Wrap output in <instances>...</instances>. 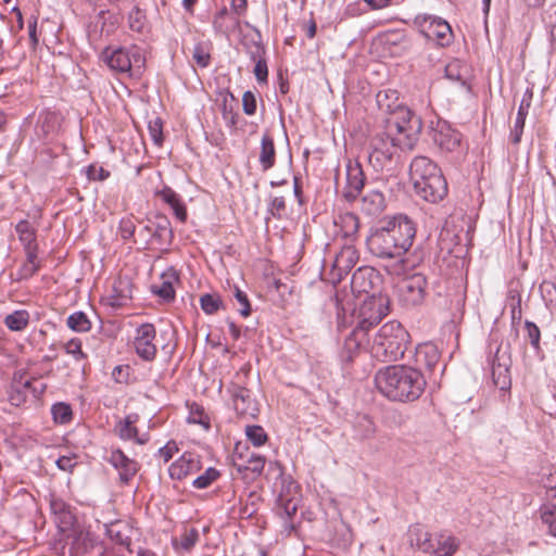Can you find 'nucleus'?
<instances>
[{"label":"nucleus","instance_id":"nucleus-21","mask_svg":"<svg viewBox=\"0 0 556 556\" xmlns=\"http://www.w3.org/2000/svg\"><path fill=\"white\" fill-rule=\"evenodd\" d=\"M265 466V458L261 455L251 454L244 458L241 454H238L233 458V467L238 472L242 473L244 478L258 477Z\"/></svg>","mask_w":556,"mask_h":556},{"label":"nucleus","instance_id":"nucleus-23","mask_svg":"<svg viewBox=\"0 0 556 556\" xmlns=\"http://www.w3.org/2000/svg\"><path fill=\"white\" fill-rule=\"evenodd\" d=\"M365 341H369V333L354 327V329L344 339L341 351L342 359L344 362H352Z\"/></svg>","mask_w":556,"mask_h":556},{"label":"nucleus","instance_id":"nucleus-9","mask_svg":"<svg viewBox=\"0 0 556 556\" xmlns=\"http://www.w3.org/2000/svg\"><path fill=\"white\" fill-rule=\"evenodd\" d=\"M388 314L389 299L387 296L381 294L367 296L358 308L355 327L369 333L372 327L377 326Z\"/></svg>","mask_w":556,"mask_h":556},{"label":"nucleus","instance_id":"nucleus-13","mask_svg":"<svg viewBox=\"0 0 556 556\" xmlns=\"http://www.w3.org/2000/svg\"><path fill=\"white\" fill-rule=\"evenodd\" d=\"M358 258L359 255L356 248L352 243H345L332 262L330 270L331 280L333 282H340L356 265Z\"/></svg>","mask_w":556,"mask_h":556},{"label":"nucleus","instance_id":"nucleus-51","mask_svg":"<svg viewBox=\"0 0 556 556\" xmlns=\"http://www.w3.org/2000/svg\"><path fill=\"white\" fill-rule=\"evenodd\" d=\"M51 510L55 515H60L64 522L71 523L72 515L68 505L61 498H53L50 503Z\"/></svg>","mask_w":556,"mask_h":556},{"label":"nucleus","instance_id":"nucleus-41","mask_svg":"<svg viewBox=\"0 0 556 556\" xmlns=\"http://www.w3.org/2000/svg\"><path fill=\"white\" fill-rule=\"evenodd\" d=\"M52 418L55 424L66 425L71 422L73 418V410L70 404L59 402L51 407Z\"/></svg>","mask_w":556,"mask_h":556},{"label":"nucleus","instance_id":"nucleus-36","mask_svg":"<svg viewBox=\"0 0 556 556\" xmlns=\"http://www.w3.org/2000/svg\"><path fill=\"white\" fill-rule=\"evenodd\" d=\"M29 314L25 309L15 311L4 318V325L12 331H21L27 327Z\"/></svg>","mask_w":556,"mask_h":556},{"label":"nucleus","instance_id":"nucleus-58","mask_svg":"<svg viewBox=\"0 0 556 556\" xmlns=\"http://www.w3.org/2000/svg\"><path fill=\"white\" fill-rule=\"evenodd\" d=\"M129 27L135 31H142L144 27V15L143 13L136 9L129 13Z\"/></svg>","mask_w":556,"mask_h":556},{"label":"nucleus","instance_id":"nucleus-11","mask_svg":"<svg viewBox=\"0 0 556 556\" xmlns=\"http://www.w3.org/2000/svg\"><path fill=\"white\" fill-rule=\"evenodd\" d=\"M427 278L420 273L404 278L399 287L400 301L406 307L420 305L427 295Z\"/></svg>","mask_w":556,"mask_h":556},{"label":"nucleus","instance_id":"nucleus-1","mask_svg":"<svg viewBox=\"0 0 556 556\" xmlns=\"http://www.w3.org/2000/svg\"><path fill=\"white\" fill-rule=\"evenodd\" d=\"M416 225L406 215L384 218L370 229L366 238L368 251L382 260H399L413 245Z\"/></svg>","mask_w":556,"mask_h":556},{"label":"nucleus","instance_id":"nucleus-59","mask_svg":"<svg viewBox=\"0 0 556 556\" xmlns=\"http://www.w3.org/2000/svg\"><path fill=\"white\" fill-rule=\"evenodd\" d=\"M86 175L89 180H104L110 176V173L102 166L91 164L86 168Z\"/></svg>","mask_w":556,"mask_h":556},{"label":"nucleus","instance_id":"nucleus-19","mask_svg":"<svg viewBox=\"0 0 556 556\" xmlns=\"http://www.w3.org/2000/svg\"><path fill=\"white\" fill-rule=\"evenodd\" d=\"M132 299V283L127 277H118L114 280L111 292L105 298V303L119 308L125 306Z\"/></svg>","mask_w":556,"mask_h":556},{"label":"nucleus","instance_id":"nucleus-32","mask_svg":"<svg viewBox=\"0 0 556 556\" xmlns=\"http://www.w3.org/2000/svg\"><path fill=\"white\" fill-rule=\"evenodd\" d=\"M507 305L510 308L511 324L515 326L519 324L522 318L521 293L518 285H510L507 292Z\"/></svg>","mask_w":556,"mask_h":556},{"label":"nucleus","instance_id":"nucleus-37","mask_svg":"<svg viewBox=\"0 0 556 556\" xmlns=\"http://www.w3.org/2000/svg\"><path fill=\"white\" fill-rule=\"evenodd\" d=\"M199 531L195 528H192L185 530L179 540L174 539L173 544L176 549L181 548L185 552H190L199 541Z\"/></svg>","mask_w":556,"mask_h":556},{"label":"nucleus","instance_id":"nucleus-48","mask_svg":"<svg viewBox=\"0 0 556 556\" xmlns=\"http://www.w3.org/2000/svg\"><path fill=\"white\" fill-rule=\"evenodd\" d=\"M223 302L219 296L205 293L200 298L201 308L205 314H215L222 306Z\"/></svg>","mask_w":556,"mask_h":556},{"label":"nucleus","instance_id":"nucleus-26","mask_svg":"<svg viewBox=\"0 0 556 556\" xmlns=\"http://www.w3.org/2000/svg\"><path fill=\"white\" fill-rule=\"evenodd\" d=\"M105 532L114 543L126 547L130 546L134 530L128 522L123 520L111 522L106 525Z\"/></svg>","mask_w":556,"mask_h":556},{"label":"nucleus","instance_id":"nucleus-42","mask_svg":"<svg viewBox=\"0 0 556 556\" xmlns=\"http://www.w3.org/2000/svg\"><path fill=\"white\" fill-rule=\"evenodd\" d=\"M541 519L548 527V532L556 536V505L543 504L540 507Z\"/></svg>","mask_w":556,"mask_h":556},{"label":"nucleus","instance_id":"nucleus-14","mask_svg":"<svg viewBox=\"0 0 556 556\" xmlns=\"http://www.w3.org/2000/svg\"><path fill=\"white\" fill-rule=\"evenodd\" d=\"M236 413L241 417L255 418L260 412L257 402L252 392L240 384L232 383L228 389Z\"/></svg>","mask_w":556,"mask_h":556},{"label":"nucleus","instance_id":"nucleus-27","mask_svg":"<svg viewBox=\"0 0 556 556\" xmlns=\"http://www.w3.org/2000/svg\"><path fill=\"white\" fill-rule=\"evenodd\" d=\"M336 225L340 228L346 243H352L356 239L359 230V218L356 214L351 212L340 214Z\"/></svg>","mask_w":556,"mask_h":556},{"label":"nucleus","instance_id":"nucleus-30","mask_svg":"<svg viewBox=\"0 0 556 556\" xmlns=\"http://www.w3.org/2000/svg\"><path fill=\"white\" fill-rule=\"evenodd\" d=\"M386 206L384 195L379 190H369L362 199V210L368 215L380 214Z\"/></svg>","mask_w":556,"mask_h":556},{"label":"nucleus","instance_id":"nucleus-5","mask_svg":"<svg viewBox=\"0 0 556 556\" xmlns=\"http://www.w3.org/2000/svg\"><path fill=\"white\" fill-rule=\"evenodd\" d=\"M408 331L397 320L383 324L372 337L371 355L381 362H396L403 358L409 344Z\"/></svg>","mask_w":556,"mask_h":556},{"label":"nucleus","instance_id":"nucleus-38","mask_svg":"<svg viewBox=\"0 0 556 556\" xmlns=\"http://www.w3.org/2000/svg\"><path fill=\"white\" fill-rule=\"evenodd\" d=\"M173 237L170 223L165 216H160L153 222V238L160 242H169Z\"/></svg>","mask_w":556,"mask_h":556},{"label":"nucleus","instance_id":"nucleus-39","mask_svg":"<svg viewBox=\"0 0 556 556\" xmlns=\"http://www.w3.org/2000/svg\"><path fill=\"white\" fill-rule=\"evenodd\" d=\"M66 325L76 332H87L91 328V321L84 312H75L67 317Z\"/></svg>","mask_w":556,"mask_h":556},{"label":"nucleus","instance_id":"nucleus-31","mask_svg":"<svg viewBox=\"0 0 556 556\" xmlns=\"http://www.w3.org/2000/svg\"><path fill=\"white\" fill-rule=\"evenodd\" d=\"M468 67L459 60H454L445 66V77L452 81L458 83L462 87L469 89L467 83Z\"/></svg>","mask_w":556,"mask_h":556},{"label":"nucleus","instance_id":"nucleus-44","mask_svg":"<svg viewBox=\"0 0 556 556\" xmlns=\"http://www.w3.org/2000/svg\"><path fill=\"white\" fill-rule=\"evenodd\" d=\"M220 473L219 471L214 467H208L202 475L197 477L192 485L195 489H206L208 488L214 481H216L219 478Z\"/></svg>","mask_w":556,"mask_h":556},{"label":"nucleus","instance_id":"nucleus-49","mask_svg":"<svg viewBox=\"0 0 556 556\" xmlns=\"http://www.w3.org/2000/svg\"><path fill=\"white\" fill-rule=\"evenodd\" d=\"M192 59L200 67H207L211 62L208 49L203 43H197L192 51Z\"/></svg>","mask_w":556,"mask_h":556},{"label":"nucleus","instance_id":"nucleus-35","mask_svg":"<svg viewBox=\"0 0 556 556\" xmlns=\"http://www.w3.org/2000/svg\"><path fill=\"white\" fill-rule=\"evenodd\" d=\"M276 467L279 471L280 479V492L279 495H285L286 497L295 496L299 493V484L292 479L291 476H286L283 473V468L279 463L270 464V468Z\"/></svg>","mask_w":556,"mask_h":556},{"label":"nucleus","instance_id":"nucleus-4","mask_svg":"<svg viewBox=\"0 0 556 556\" xmlns=\"http://www.w3.org/2000/svg\"><path fill=\"white\" fill-rule=\"evenodd\" d=\"M409 176L416 194L427 202L438 203L447 194V182L440 167L427 156L413 159Z\"/></svg>","mask_w":556,"mask_h":556},{"label":"nucleus","instance_id":"nucleus-22","mask_svg":"<svg viewBox=\"0 0 556 556\" xmlns=\"http://www.w3.org/2000/svg\"><path fill=\"white\" fill-rule=\"evenodd\" d=\"M533 98V91L531 89H527L522 96L521 102L518 108L516 121L514 127L510 132V141L514 144H518L521 140L526 118L528 116L531 103Z\"/></svg>","mask_w":556,"mask_h":556},{"label":"nucleus","instance_id":"nucleus-20","mask_svg":"<svg viewBox=\"0 0 556 556\" xmlns=\"http://www.w3.org/2000/svg\"><path fill=\"white\" fill-rule=\"evenodd\" d=\"M139 420V416L137 414H129L124 419H119L115 427L114 432L122 440H134L138 444H144L148 442L149 438L147 434L139 435L136 424Z\"/></svg>","mask_w":556,"mask_h":556},{"label":"nucleus","instance_id":"nucleus-40","mask_svg":"<svg viewBox=\"0 0 556 556\" xmlns=\"http://www.w3.org/2000/svg\"><path fill=\"white\" fill-rule=\"evenodd\" d=\"M15 231L26 249H29L35 243L36 233L27 219L20 220L15 226Z\"/></svg>","mask_w":556,"mask_h":556},{"label":"nucleus","instance_id":"nucleus-7","mask_svg":"<svg viewBox=\"0 0 556 556\" xmlns=\"http://www.w3.org/2000/svg\"><path fill=\"white\" fill-rule=\"evenodd\" d=\"M103 60L108 66L119 74H127L129 77H139L146 65V58L141 48L131 46L129 48H106Z\"/></svg>","mask_w":556,"mask_h":556},{"label":"nucleus","instance_id":"nucleus-62","mask_svg":"<svg viewBox=\"0 0 556 556\" xmlns=\"http://www.w3.org/2000/svg\"><path fill=\"white\" fill-rule=\"evenodd\" d=\"M178 452L177 444L174 441L167 442L164 446L160 447L157 454L165 463L169 462L175 453Z\"/></svg>","mask_w":556,"mask_h":556},{"label":"nucleus","instance_id":"nucleus-47","mask_svg":"<svg viewBox=\"0 0 556 556\" xmlns=\"http://www.w3.org/2000/svg\"><path fill=\"white\" fill-rule=\"evenodd\" d=\"M525 330L527 332V340L531 344L532 349L535 352H540L541 351V345H540L541 330H540V328L533 321L526 320L525 321Z\"/></svg>","mask_w":556,"mask_h":556},{"label":"nucleus","instance_id":"nucleus-60","mask_svg":"<svg viewBox=\"0 0 556 556\" xmlns=\"http://www.w3.org/2000/svg\"><path fill=\"white\" fill-rule=\"evenodd\" d=\"M156 195H159L170 207L181 200L180 197L169 187H164L162 190L156 192Z\"/></svg>","mask_w":556,"mask_h":556},{"label":"nucleus","instance_id":"nucleus-18","mask_svg":"<svg viewBox=\"0 0 556 556\" xmlns=\"http://www.w3.org/2000/svg\"><path fill=\"white\" fill-rule=\"evenodd\" d=\"M108 462L118 471L122 483L127 484L138 472V464L121 450L111 452Z\"/></svg>","mask_w":556,"mask_h":556},{"label":"nucleus","instance_id":"nucleus-15","mask_svg":"<svg viewBox=\"0 0 556 556\" xmlns=\"http://www.w3.org/2000/svg\"><path fill=\"white\" fill-rule=\"evenodd\" d=\"M155 327L152 324H142L136 330L134 346L138 356L144 361H153L156 356Z\"/></svg>","mask_w":556,"mask_h":556},{"label":"nucleus","instance_id":"nucleus-10","mask_svg":"<svg viewBox=\"0 0 556 556\" xmlns=\"http://www.w3.org/2000/svg\"><path fill=\"white\" fill-rule=\"evenodd\" d=\"M489 364L494 386L502 391H508L511 387L509 346L503 349L501 344L497 345L495 352L489 358Z\"/></svg>","mask_w":556,"mask_h":556},{"label":"nucleus","instance_id":"nucleus-61","mask_svg":"<svg viewBox=\"0 0 556 556\" xmlns=\"http://www.w3.org/2000/svg\"><path fill=\"white\" fill-rule=\"evenodd\" d=\"M254 63H255V66H254L253 73H254L257 81H260V83L267 81L268 67H267L266 59L265 58L261 59L258 61H255Z\"/></svg>","mask_w":556,"mask_h":556},{"label":"nucleus","instance_id":"nucleus-50","mask_svg":"<svg viewBox=\"0 0 556 556\" xmlns=\"http://www.w3.org/2000/svg\"><path fill=\"white\" fill-rule=\"evenodd\" d=\"M188 421L191 424H198L204 427V429H210V418L204 413V409L201 406H195L190 409V414L188 417Z\"/></svg>","mask_w":556,"mask_h":556},{"label":"nucleus","instance_id":"nucleus-64","mask_svg":"<svg viewBox=\"0 0 556 556\" xmlns=\"http://www.w3.org/2000/svg\"><path fill=\"white\" fill-rule=\"evenodd\" d=\"M128 366H116L112 371V377L116 382H125L128 377Z\"/></svg>","mask_w":556,"mask_h":556},{"label":"nucleus","instance_id":"nucleus-54","mask_svg":"<svg viewBox=\"0 0 556 556\" xmlns=\"http://www.w3.org/2000/svg\"><path fill=\"white\" fill-rule=\"evenodd\" d=\"M233 294L236 300L240 304V308L238 309V312L240 313L241 316L248 317L251 314V304L248 299V295L245 294V292L240 290L239 287H235Z\"/></svg>","mask_w":556,"mask_h":556},{"label":"nucleus","instance_id":"nucleus-63","mask_svg":"<svg viewBox=\"0 0 556 556\" xmlns=\"http://www.w3.org/2000/svg\"><path fill=\"white\" fill-rule=\"evenodd\" d=\"M59 469L71 472L75 467L76 463L70 456H61L55 462Z\"/></svg>","mask_w":556,"mask_h":556},{"label":"nucleus","instance_id":"nucleus-28","mask_svg":"<svg viewBox=\"0 0 556 556\" xmlns=\"http://www.w3.org/2000/svg\"><path fill=\"white\" fill-rule=\"evenodd\" d=\"M277 504L280 509V515L285 521V530L290 534L295 530V525L291 521V519L298 511L299 500L295 496L286 497L282 494L278 495Z\"/></svg>","mask_w":556,"mask_h":556},{"label":"nucleus","instance_id":"nucleus-16","mask_svg":"<svg viewBox=\"0 0 556 556\" xmlns=\"http://www.w3.org/2000/svg\"><path fill=\"white\" fill-rule=\"evenodd\" d=\"M345 172L346 184L343 188L342 195L348 202H353L361 194L366 178L362 165L356 161L349 160Z\"/></svg>","mask_w":556,"mask_h":556},{"label":"nucleus","instance_id":"nucleus-55","mask_svg":"<svg viewBox=\"0 0 556 556\" xmlns=\"http://www.w3.org/2000/svg\"><path fill=\"white\" fill-rule=\"evenodd\" d=\"M9 401L12 405L20 406L26 402V392L23 391L17 383H12L9 393Z\"/></svg>","mask_w":556,"mask_h":556},{"label":"nucleus","instance_id":"nucleus-24","mask_svg":"<svg viewBox=\"0 0 556 556\" xmlns=\"http://www.w3.org/2000/svg\"><path fill=\"white\" fill-rule=\"evenodd\" d=\"M162 282L160 285H152L151 291L165 302H172L175 299L174 283L178 282L179 276L174 267H168L161 275Z\"/></svg>","mask_w":556,"mask_h":556},{"label":"nucleus","instance_id":"nucleus-2","mask_svg":"<svg viewBox=\"0 0 556 556\" xmlns=\"http://www.w3.org/2000/svg\"><path fill=\"white\" fill-rule=\"evenodd\" d=\"M375 383L379 392L391 401L413 402L424 393L426 379L419 369L392 365L377 371Z\"/></svg>","mask_w":556,"mask_h":556},{"label":"nucleus","instance_id":"nucleus-52","mask_svg":"<svg viewBox=\"0 0 556 556\" xmlns=\"http://www.w3.org/2000/svg\"><path fill=\"white\" fill-rule=\"evenodd\" d=\"M65 352L72 355L75 361H81L87 357L81 349V340L73 338L64 344Z\"/></svg>","mask_w":556,"mask_h":556},{"label":"nucleus","instance_id":"nucleus-53","mask_svg":"<svg viewBox=\"0 0 556 556\" xmlns=\"http://www.w3.org/2000/svg\"><path fill=\"white\" fill-rule=\"evenodd\" d=\"M247 52L250 55V59L255 62L265 58L266 49L261 40H252L251 42L247 43Z\"/></svg>","mask_w":556,"mask_h":556},{"label":"nucleus","instance_id":"nucleus-46","mask_svg":"<svg viewBox=\"0 0 556 556\" xmlns=\"http://www.w3.org/2000/svg\"><path fill=\"white\" fill-rule=\"evenodd\" d=\"M268 213L276 219L287 216V203L283 197H273L268 203Z\"/></svg>","mask_w":556,"mask_h":556},{"label":"nucleus","instance_id":"nucleus-34","mask_svg":"<svg viewBox=\"0 0 556 556\" xmlns=\"http://www.w3.org/2000/svg\"><path fill=\"white\" fill-rule=\"evenodd\" d=\"M354 431L358 440H368L375 435L376 425L370 417L367 415H362L356 418Z\"/></svg>","mask_w":556,"mask_h":556},{"label":"nucleus","instance_id":"nucleus-57","mask_svg":"<svg viewBox=\"0 0 556 556\" xmlns=\"http://www.w3.org/2000/svg\"><path fill=\"white\" fill-rule=\"evenodd\" d=\"M118 230H119L121 237L124 240H129L130 238H132V236L135 235V231H136L135 223L132 222V219L130 217L123 218L119 222Z\"/></svg>","mask_w":556,"mask_h":556},{"label":"nucleus","instance_id":"nucleus-43","mask_svg":"<svg viewBox=\"0 0 556 556\" xmlns=\"http://www.w3.org/2000/svg\"><path fill=\"white\" fill-rule=\"evenodd\" d=\"M245 435L248 440L254 445V446H262L266 443L268 440V435L263 429V427L258 425H251L245 427Z\"/></svg>","mask_w":556,"mask_h":556},{"label":"nucleus","instance_id":"nucleus-33","mask_svg":"<svg viewBox=\"0 0 556 556\" xmlns=\"http://www.w3.org/2000/svg\"><path fill=\"white\" fill-rule=\"evenodd\" d=\"M374 269L369 267L358 268L352 276V288L357 292L368 293L372 288L371 277Z\"/></svg>","mask_w":556,"mask_h":556},{"label":"nucleus","instance_id":"nucleus-6","mask_svg":"<svg viewBox=\"0 0 556 556\" xmlns=\"http://www.w3.org/2000/svg\"><path fill=\"white\" fill-rule=\"evenodd\" d=\"M417 136L399 132L390 136L387 129L377 134L371 140V151L368 153V162L376 172L391 169L396 149L410 150Z\"/></svg>","mask_w":556,"mask_h":556},{"label":"nucleus","instance_id":"nucleus-8","mask_svg":"<svg viewBox=\"0 0 556 556\" xmlns=\"http://www.w3.org/2000/svg\"><path fill=\"white\" fill-rule=\"evenodd\" d=\"M420 34L428 40L434 41L439 47H448L454 39L451 25L442 17L419 14L414 20Z\"/></svg>","mask_w":556,"mask_h":556},{"label":"nucleus","instance_id":"nucleus-12","mask_svg":"<svg viewBox=\"0 0 556 556\" xmlns=\"http://www.w3.org/2000/svg\"><path fill=\"white\" fill-rule=\"evenodd\" d=\"M431 140L442 152H454L460 147L462 135L445 121H438L431 128Z\"/></svg>","mask_w":556,"mask_h":556},{"label":"nucleus","instance_id":"nucleus-45","mask_svg":"<svg viewBox=\"0 0 556 556\" xmlns=\"http://www.w3.org/2000/svg\"><path fill=\"white\" fill-rule=\"evenodd\" d=\"M148 130L153 143L157 147H161L164 141L162 118L157 116L151 118L148 123Z\"/></svg>","mask_w":556,"mask_h":556},{"label":"nucleus","instance_id":"nucleus-56","mask_svg":"<svg viewBox=\"0 0 556 556\" xmlns=\"http://www.w3.org/2000/svg\"><path fill=\"white\" fill-rule=\"evenodd\" d=\"M242 109L247 115H254L256 112V98L250 90H247L242 96Z\"/></svg>","mask_w":556,"mask_h":556},{"label":"nucleus","instance_id":"nucleus-3","mask_svg":"<svg viewBox=\"0 0 556 556\" xmlns=\"http://www.w3.org/2000/svg\"><path fill=\"white\" fill-rule=\"evenodd\" d=\"M377 105L384 119V129L390 136L399 132L417 136L421 130V119L405 106L393 89L380 90L376 96Z\"/></svg>","mask_w":556,"mask_h":556},{"label":"nucleus","instance_id":"nucleus-25","mask_svg":"<svg viewBox=\"0 0 556 556\" xmlns=\"http://www.w3.org/2000/svg\"><path fill=\"white\" fill-rule=\"evenodd\" d=\"M415 363L432 371L440 361V353L433 343H422L415 349Z\"/></svg>","mask_w":556,"mask_h":556},{"label":"nucleus","instance_id":"nucleus-29","mask_svg":"<svg viewBox=\"0 0 556 556\" xmlns=\"http://www.w3.org/2000/svg\"><path fill=\"white\" fill-rule=\"evenodd\" d=\"M258 162L264 172L274 167L276 162V148L273 137L265 132L261 140Z\"/></svg>","mask_w":556,"mask_h":556},{"label":"nucleus","instance_id":"nucleus-17","mask_svg":"<svg viewBox=\"0 0 556 556\" xmlns=\"http://www.w3.org/2000/svg\"><path fill=\"white\" fill-rule=\"evenodd\" d=\"M202 464L200 456L192 452H185L168 468L172 479L182 480L189 475H193L201 470Z\"/></svg>","mask_w":556,"mask_h":556}]
</instances>
